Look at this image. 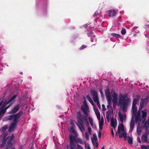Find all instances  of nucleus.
Wrapping results in <instances>:
<instances>
[{
  "instance_id": "1",
  "label": "nucleus",
  "mask_w": 149,
  "mask_h": 149,
  "mask_svg": "<svg viewBox=\"0 0 149 149\" xmlns=\"http://www.w3.org/2000/svg\"><path fill=\"white\" fill-rule=\"evenodd\" d=\"M138 101V99L136 98L134 99L131 111L132 113V116L135 117L136 122L140 124L141 120L145 119L147 113V110L146 109L141 111V112H140L139 111L137 112V108L136 107V105Z\"/></svg>"
},
{
  "instance_id": "2",
  "label": "nucleus",
  "mask_w": 149,
  "mask_h": 149,
  "mask_svg": "<svg viewBox=\"0 0 149 149\" xmlns=\"http://www.w3.org/2000/svg\"><path fill=\"white\" fill-rule=\"evenodd\" d=\"M23 113L22 111H20L16 114H13L8 116L3 119V121H5L8 120H11L12 123L9 127L8 131L13 132L14 130L17 123L19 120V118Z\"/></svg>"
},
{
  "instance_id": "3",
  "label": "nucleus",
  "mask_w": 149,
  "mask_h": 149,
  "mask_svg": "<svg viewBox=\"0 0 149 149\" xmlns=\"http://www.w3.org/2000/svg\"><path fill=\"white\" fill-rule=\"evenodd\" d=\"M17 96V95H15L13 96L8 101L3 100L0 102V116L1 114L5 113L6 109L13 104Z\"/></svg>"
},
{
  "instance_id": "4",
  "label": "nucleus",
  "mask_w": 149,
  "mask_h": 149,
  "mask_svg": "<svg viewBox=\"0 0 149 149\" xmlns=\"http://www.w3.org/2000/svg\"><path fill=\"white\" fill-rule=\"evenodd\" d=\"M7 135L8 134L6 133H4L1 135V137L2 138L1 139V143L0 144L1 148H2L5 146L6 142L7 143V148H10L12 146L13 144L12 141L14 139V135L13 134H12L11 136H8L6 139V138Z\"/></svg>"
},
{
  "instance_id": "5",
  "label": "nucleus",
  "mask_w": 149,
  "mask_h": 149,
  "mask_svg": "<svg viewBox=\"0 0 149 149\" xmlns=\"http://www.w3.org/2000/svg\"><path fill=\"white\" fill-rule=\"evenodd\" d=\"M119 97L118 104L122 108L123 111L125 112L127 105V100L125 99L124 96L122 95H120Z\"/></svg>"
},
{
  "instance_id": "6",
  "label": "nucleus",
  "mask_w": 149,
  "mask_h": 149,
  "mask_svg": "<svg viewBox=\"0 0 149 149\" xmlns=\"http://www.w3.org/2000/svg\"><path fill=\"white\" fill-rule=\"evenodd\" d=\"M119 134V137L120 138L123 137L125 140L126 139L127 136L126 133L124 129V125L122 124L119 125L118 126V132L116 133V134Z\"/></svg>"
},
{
  "instance_id": "7",
  "label": "nucleus",
  "mask_w": 149,
  "mask_h": 149,
  "mask_svg": "<svg viewBox=\"0 0 149 149\" xmlns=\"http://www.w3.org/2000/svg\"><path fill=\"white\" fill-rule=\"evenodd\" d=\"M94 110L97 119L99 121V129L100 130H102V129L103 126L104 125V118L102 117L100 118V113L97 108H94Z\"/></svg>"
},
{
  "instance_id": "8",
  "label": "nucleus",
  "mask_w": 149,
  "mask_h": 149,
  "mask_svg": "<svg viewBox=\"0 0 149 149\" xmlns=\"http://www.w3.org/2000/svg\"><path fill=\"white\" fill-rule=\"evenodd\" d=\"M77 123L82 124V123H84V121H86L87 119V117L86 116L82 113L80 112L77 113Z\"/></svg>"
},
{
  "instance_id": "9",
  "label": "nucleus",
  "mask_w": 149,
  "mask_h": 149,
  "mask_svg": "<svg viewBox=\"0 0 149 149\" xmlns=\"http://www.w3.org/2000/svg\"><path fill=\"white\" fill-rule=\"evenodd\" d=\"M105 95L107 100L108 105L107 108L110 107L111 105V97L110 95V92L109 89H107L105 90Z\"/></svg>"
},
{
  "instance_id": "10",
  "label": "nucleus",
  "mask_w": 149,
  "mask_h": 149,
  "mask_svg": "<svg viewBox=\"0 0 149 149\" xmlns=\"http://www.w3.org/2000/svg\"><path fill=\"white\" fill-rule=\"evenodd\" d=\"M83 105H82L81 108L82 110L85 114L87 116H88L89 110L88 107L87 105L86 100H85L83 102Z\"/></svg>"
},
{
  "instance_id": "11",
  "label": "nucleus",
  "mask_w": 149,
  "mask_h": 149,
  "mask_svg": "<svg viewBox=\"0 0 149 149\" xmlns=\"http://www.w3.org/2000/svg\"><path fill=\"white\" fill-rule=\"evenodd\" d=\"M111 93L113 97L112 102L114 107L116 106L117 101V95L115 93L113 90L111 91Z\"/></svg>"
},
{
  "instance_id": "12",
  "label": "nucleus",
  "mask_w": 149,
  "mask_h": 149,
  "mask_svg": "<svg viewBox=\"0 0 149 149\" xmlns=\"http://www.w3.org/2000/svg\"><path fill=\"white\" fill-rule=\"evenodd\" d=\"M91 139L93 146L95 147H97L98 145L97 142V136L96 134H93V137L91 138Z\"/></svg>"
},
{
  "instance_id": "13",
  "label": "nucleus",
  "mask_w": 149,
  "mask_h": 149,
  "mask_svg": "<svg viewBox=\"0 0 149 149\" xmlns=\"http://www.w3.org/2000/svg\"><path fill=\"white\" fill-rule=\"evenodd\" d=\"M90 94L93 95V100L95 102H99L97 95L96 91L92 90L90 91Z\"/></svg>"
},
{
  "instance_id": "14",
  "label": "nucleus",
  "mask_w": 149,
  "mask_h": 149,
  "mask_svg": "<svg viewBox=\"0 0 149 149\" xmlns=\"http://www.w3.org/2000/svg\"><path fill=\"white\" fill-rule=\"evenodd\" d=\"M141 125L143 127L146 128V130L147 131L148 128H149V119H148V120L146 121H143Z\"/></svg>"
},
{
  "instance_id": "15",
  "label": "nucleus",
  "mask_w": 149,
  "mask_h": 149,
  "mask_svg": "<svg viewBox=\"0 0 149 149\" xmlns=\"http://www.w3.org/2000/svg\"><path fill=\"white\" fill-rule=\"evenodd\" d=\"M148 101V99L147 98L143 99H142L141 100V102L140 104V109L141 110L142 109L144 105H145L146 103Z\"/></svg>"
},
{
  "instance_id": "16",
  "label": "nucleus",
  "mask_w": 149,
  "mask_h": 149,
  "mask_svg": "<svg viewBox=\"0 0 149 149\" xmlns=\"http://www.w3.org/2000/svg\"><path fill=\"white\" fill-rule=\"evenodd\" d=\"M20 108V106L19 105H17L15 106L12 109L11 111L9 112L10 114H13L17 112Z\"/></svg>"
},
{
  "instance_id": "17",
  "label": "nucleus",
  "mask_w": 149,
  "mask_h": 149,
  "mask_svg": "<svg viewBox=\"0 0 149 149\" xmlns=\"http://www.w3.org/2000/svg\"><path fill=\"white\" fill-rule=\"evenodd\" d=\"M118 115L120 120L122 123H123V122L124 119L125 120V119L126 117V114H123L119 112L118 113Z\"/></svg>"
},
{
  "instance_id": "18",
  "label": "nucleus",
  "mask_w": 149,
  "mask_h": 149,
  "mask_svg": "<svg viewBox=\"0 0 149 149\" xmlns=\"http://www.w3.org/2000/svg\"><path fill=\"white\" fill-rule=\"evenodd\" d=\"M116 12L115 9H111L107 11V13L109 16H113L115 15Z\"/></svg>"
},
{
  "instance_id": "19",
  "label": "nucleus",
  "mask_w": 149,
  "mask_h": 149,
  "mask_svg": "<svg viewBox=\"0 0 149 149\" xmlns=\"http://www.w3.org/2000/svg\"><path fill=\"white\" fill-rule=\"evenodd\" d=\"M148 134V132H146V133L145 134L142 136L141 137V141L142 142L145 143L147 141Z\"/></svg>"
},
{
  "instance_id": "20",
  "label": "nucleus",
  "mask_w": 149,
  "mask_h": 149,
  "mask_svg": "<svg viewBox=\"0 0 149 149\" xmlns=\"http://www.w3.org/2000/svg\"><path fill=\"white\" fill-rule=\"evenodd\" d=\"M88 120L89 121L92 127L94 129H96V127L95 125L93 123V120L92 118L90 117H89Z\"/></svg>"
},
{
  "instance_id": "21",
  "label": "nucleus",
  "mask_w": 149,
  "mask_h": 149,
  "mask_svg": "<svg viewBox=\"0 0 149 149\" xmlns=\"http://www.w3.org/2000/svg\"><path fill=\"white\" fill-rule=\"evenodd\" d=\"M117 123L116 119L114 120L113 118H112L111 119V125L115 129L117 126Z\"/></svg>"
},
{
  "instance_id": "22",
  "label": "nucleus",
  "mask_w": 149,
  "mask_h": 149,
  "mask_svg": "<svg viewBox=\"0 0 149 149\" xmlns=\"http://www.w3.org/2000/svg\"><path fill=\"white\" fill-rule=\"evenodd\" d=\"M84 124L82 123V124H79L78 123H77V126H78L79 128L81 131L83 132V131H85V129L84 127Z\"/></svg>"
},
{
  "instance_id": "23",
  "label": "nucleus",
  "mask_w": 149,
  "mask_h": 149,
  "mask_svg": "<svg viewBox=\"0 0 149 149\" xmlns=\"http://www.w3.org/2000/svg\"><path fill=\"white\" fill-rule=\"evenodd\" d=\"M135 124V122L134 120V119H132L130 122V127L131 130H130V131H131V132H132Z\"/></svg>"
},
{
  "instance_id": "24",
  "label": "nucleus",
  "mask_w": 149,
  "mask_h": 149,
  "mask_svg": "<svg viewBox=\"0 0 149 149\" xmlns=\"http://www.w3.org/2000/svg\"><path fill=\"white\" fill-rule=\"evenodd\" d=\"M70 149H75V144L74 141H70Z\"/></svg>"
},
{
  "instance_id": "25",
  "label": "nucleus",
  "mask_w": 149,
  "mask_h": 149,
  "mask_svg": "<svg viewBox=\"0 0 149 149\" xmlns=\"http://www.w3.org/2000/svg\"><path fill=\"white\" fill-rule=\"evenodd\" d=\"M70 129L74 135H75V136H76L77 135V133L76 131L74 129V127L71 126L70 127Z\"/></svg>"
},
{
  "instance_id": "26",
  "label": "nucleus",
  "mask_w": 149,
  "mask_h": 149,
  "mask_svg": "<svg viewBox=\"0 0 149 149\" xmlns=\"http://www.w3.org/2000/svg\"><path fill=\"white\" fill-rule=\"evenodd\" d=\"M110 111L108 110L106 112V118L108 120H109L110 118Z\"/></svg>"
},
{
  "instance_id": "27",
  "label": "nucleus",
  "mask_w": 149,
  "mask_h": 149,
  "mask_svg": "<svg viewBox=\"0 0 149 149\" xmlns=\"http://www.w3.org/2000/svg\"><path fill=\"white\" fill-rule=\"evenodd\" d=\"M111 35L112 36L115 37L116 38H118L120 37V35L115 33H112Z\"/></svg>"
},
{
  "instance_id": "28",
  "label": "nucleus",
  "mask_w": 149,
  "mask_h": 149,
  "mask_svg": "<svg viewBox=\"0 0 149 149\" xmlns=\"http://www.w3.org/2000/svg\"><path fill=\"white\" fill-rule=\"evenodd\" d=\"M77 141L81 144H83L84 143H85L84 141H83L82 139L80 138L77 139Z\"/></svg>"
},
{
  "instance_id": "29",
  "label": "nucleus",
  "mask_w": 149,
  "mask_h": 149,
  "mask_svg": "<svg viewBox=\"0 0 149 149\" xmlns=\"http://www.w3.org/2000/svg\"><path fill=\"white\" fill-rule=\"evenodd\" d=\"M69 137L70 141H74L75 140V138L74 136L72 135H70Z\"/></svg>"
},
{
  "instance_id": "30",
  "label": "nucleus",
  "mask_w": 149,
  "mask_h": 149,
  "mask_svg": "<svg viewBox=\"0 0 149 149\" xmlns=\"http://www.w3.org/2000/svg\"><path fill=\"white\" fill-rule=\"evenodd\" d=\"M127 141L128 143L130 144L132 143V139L130 137H128L127 138Z\"/></svg>"
},
{
  "instance_id": "31",
  "label": "nucleus",
  "mask_w": 149,
  "mask_h": 149,
  "mask_svg": "<svg viewBox=\"0 0 149 149\" xmlns=\"http://www.w3.org/2000/svg\"><path fill=\"white\" fill-rule=\"evenodd\" d=\"M137 132L138 135H140L141 134V129L138 127L137 128Z\"/></svg>"
},
{
  "instance_id": "32",
  "label": "nucleus",
  "mask_w": 149,
  "mask_h": 149,
  "mask_svg": "<svg viewBox=\"0 0 149 149\" xmlns=\"http://www.w3.org/2000/svg\"><path fill=\"white\" fill-rule=\"evenodd\" d=\"M8 128V126L6 125H4L2 128V132H4Z\"/></svg>"
},
{
  "instance_id": "33",
  "label": "nucleus",
  "mask_w": 149,
  "mask_h": 149,
  "mask_svg": "<svg viewBox=\"0 0 149 149\" xmlns=\"http://www.w3.org/2000/svg\"><path fill=\"white\" fill-rule=\"evenodd\" d=\"M141 149H149V146L147 145L146 146L143 145L141 146Z\"/></svg>"
},
{
  "instance_id": "34",
  "label": "nucleus",
  "mask_w": 149,
  "mask_h": 149,
  "mask_svg": "<svg viewBox=\"0 0 149 149\" xmlns=\"http://www.w3.org/2000/svg\"><path fill=\"white\" fill-rule=\"evenodd\" d=\"M89 133L88 132H86L85 133V136L86 138L87 139V140H88L89 139Z\"/></svg>"
},
{
  "instance_id": "35",
  "label": "nucleus",
  "mask_w": 149,
  "mask_h": 149,
  "mask_svg": "<svg viewBox=\"0 0 149 149\" xmlns=\"http://www.w3.org/2000/svg\"><path fill=\"white\" fill-rule=\"evenodd\" d=\"M86 98L89 101V102H91L92 100L90 97V96L88 95H87L86 96Z\"/></svg>"
},
{
  "instance_id": "36",
  "label": "nucleus",
  "mask_w": 149,
  "mask_h": 149,
  "mask_svg": "<svg viewBox=\"0 0 149 149\" xmlns=\"http://www.w3.org/2000/svg\"><path fill=\"white\" fill-rule=\"evenodd\" d=\"M121 33L122 34L124 35L126 33V31L125 29H123L121 30Z\"/></svg>"
},
{
  "instance_id": "37",
  "label": "nucleus",
  "mask_w": 149,
  "mask_h": 149,
  "mask_svg": "<svg viewBox=\"0 0 149 149\" xmlns=\"http://www.w3.org/2000/svg\"><path fill=\"white\" fill-rule=\"evenodd\" d=\"M77 147L78 149H83V147L79 144L77 145Z\"/></svg>"
},
{
  "instance_id": "38",
  "label": "nucleus",
  "mask_w": 149,
  "mask_h": 149,
  "mask_svg": "<svg viewBox=\"0 0 149 149\" xmlns=\"http://www.w3.org/2000/svg\"><path fill=\"white\" fill-rule=\"evenodd\" d=\"M96 38H95L94 36H93V38H92L91 39V41L92 42H96Z\"/></svg>"
},
{
  "instance_id": "39",
  "label": "nucleus",
  "mask_w": 149,
  "mask_h": 149,
  "mask_svg": "<svg viewBox=\"0 0 149 149\" xmlns=\"http://www.w3.org/2000/svg\"><path fill=\"white\" fill-rule=\"evenodd\" d=\"M84 123H86V125L88 127L89 126V123L88 121V119H87L86 121H84Z\"/></svg>"
},
{
  "instance_id": "40",
  "label": "nucleus",
  "mask_w": 149,
  "mask_h": 149,
  "mask_svg": "<svg viewBox=\"0 0 149 149\" xmlns=\"http://www.w3.org/2000/svg\"><path fill=\"white\" fill-rule=\"evenodd\" d=\"M70 123H71V125H72V126H75V123L74 122V121L72 120H70Z\"/></svg>"
},
{
  "instance_id": "41",
  "label": "nucleus",
  "mask_w": 149,
  "mask_h": 149,
  "mask_svg": "<svg viewBox=\"0 0 149 149\" xmlns=\"http://www.w3.org/2000/svg\"><path fill=\"white\" fill-rule=\"evenodd\" d=\"M86 47V46L84 45H82L81 47H80L79 48V49L80 50H82V49H83L85 48Z\"/></svg>"
},
{
  "instance_id": "42",
  "label": "nucleus",
  "mask_w": 149,
  "mask_h": 149,
  "mask_svg": "<svg viewBox=\"0 0 149 149\" xmlns=\"http://www.w3.org/2000/svg\"><path fill=\"white\" fill-rule=\"evenodd\" d=\"M93 35V33L90 32L88 33V36L89 37H91Z\"/></svg>"
},
{
  "instance_id": "43",
  "label": "nucleus",
  "mask_w": 149,
  "mask_h": 149,
  "mask_svg": "<svg viewBox=\"0 0 149 149\" xmlns=\"http://www.w3.org/2000/svg\"><path fill=\"white\" fill-rule=\"evenodd\" d=\"M88 131L89 134H91V129L90 127H88Z\"/></svg>"
},
{
  "instance_id": "44",
  "label": "nucleus",
  "mask_w": 149,
  "mask_h": 149,
  "mask_svg": "<svg viewBox=\"0 0 149 149\" xmlns=\"http://www.w3.org/2000/svg\"><path fill=\"white\" fill-rule=\"evenodd\" d=\"M102 111H105L106 110V109L105 108V106L104 104H103L102 105Z\"/></svg>"
},
{
  "instance_id": "45",
  "label": "nucleus",
  "mask_w": 149,
  "mask_h": 149,
  "mask_svg": "<svg viewBox=\"0 0 149 149\" xmlns=\"http://www.w3.org/2000/svg\"><path fill=\"white\" fill-rule=\"evenodd\" d=\"M97 103V105L99 108L100 107V105L99 102H96Z\"/></svg>"
},
{
  "instance_id": "46",
  "label": "nucleus",
  "mask_w": 149,
  "mask_h": 149,
  "mask_svg": "<svg viewBox=\"0 0 149 149\" xmlns=\"http://www.w3.org/2000/svg\"><path fill=\"white\" fill-rule=\"evenodd\" d=\"M98 14V13L97 12V11H96L94 14V17H95L96 16H97V15Z\"/></svg>"
},
{
  "instance_id": "47",
  "label": "nucleus",
  "mask_w": 149,
  "mask_h": 149,
  "mask_svg": "<svg viewBox=\"0 0 149 149\" xmlns=\"http://www.w3.org/2000/svg\"><path fill=\"white\" fill-rule=\"evenodd\" d=\"M111 133L112 136L113 137H114V132H113V129H111Z\"/></svg>"
},
{
  "instance_id": "48",
  "label": "nucleus",
  "mask_w": 149,
  "mask_h": 149,
  "mask_svg": "<svg viewBox=\"0 0 149 149\" xmlns=\"http://www.w3.org/2000/svg\"><path fill=\"white\" fill-rule=\"evenodd\" d=\"M90 102V103L93 106H94V103L93 102V101L92 100V101H91V102Z\"/></svg>"
},
{
  "instance_id": "49",
  "label": "nucleus",
  "mask_w": 149,
  "mask_h": 149,
  "mask_svg": "<svg viewBox=\"0 0 149 149\" xmlns=\"http://www.w3.org/2000/svg\"><path fill=\"white\" fill-rule=\"evenodd\" d=\"M90 102V103L93 106H94V103L93 102V101L92 100V101H91V102Z\"/></svg>"
},
{
  "instance_id": "50",
  "label": "nucleus",
  "mask_w": 149,
  "mask_h": 149,
  "mask_svg": "<svg viewBox=\"0 0 149 149\" xmlns=\"http://www.w3.org/2000/svg\"><path fill=\"white\" fill-rule=\"evenodd\" d=\"M138 141H139V143H141V140H140V138H138Z\"/></svg>"
},
{
  "instance_id": "51",
  "label": "nucleus",
  "mask_w": 149,
  "mask_h": 149,
  "mask_svg": "<svg viewBox=\"0 0 149 149\" xmlns=\"http://www.w3.org/2000/svg\"><path fill=\"white\" fill-rule=\"evenodd\" d=\"M146 27H147L148 28H149V24H147V25H146ZM146 28H147V27H146Z\"/></svg>"
},
{
  "instance_id": "52",
  "label": "nucleus",
  "mask_w": 149,
  "mask_h": 149,
  "mask_svg": "<svg viewBox=\"0 0 149 149\" xmlns=\"http://www.w3.org/2000/svg\"><path fill=\"white\" fill-rule=\"evenodd\" d=\"M101 136V134L100 133H99V134L98 135V137L99 138H100Z\"/></svg>"
},
{
  "instance_id": "53",
  "label": "nucleus",
  "mask_w": 149,
  "mask_h": 149,
  "mask_svg": "<svg viewBox=\"0 0 149 149\" xmlns=\"http://www.w3.org/2000/svg\"><path fill=\"white\" fill-rule=\"evenodd\" d=\"M87 149H91L89 146H88L87 147Z\"/></svg>"
},
{
  "instance_id": "54",
  "label": "nucleus",
  "mask_w": 149,
  "mask_h": 149,
  "mask_svg": "<svg viewBox=\"0 0 149 149\" xmlns=\"http://www.w3.org/2000/svg\"><path fill=\"white\" fill-rule=\"evenodd\" d=\"M101 149H104V146H102V147Z\"/></svg>"
}]
</instances>
